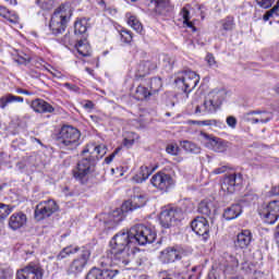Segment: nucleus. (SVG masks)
Returning a JSON list of instances; mask_svg holds the SVG:
<instances>
[{
    "label": "nucleus",
    "instance_id": "41",
    "mask_svg": "<svg viewBox=\"0 0 279 279\" xmlns=\"http://www.w3.org/2000/svg\"><path fill=\"white\" fill-rule=\"evenodd\" d=\"M86 21H76L74 24V34H86Z\"/></svg>",
    "mask_w": 279,
    "mask_h": 279
},
{
    "label": "nucleus",
    "instance_id": "49",
    "mask_svg": "<svg viewBox=\"0 0 279 279\" xmlns=\"http://www.w3.org/2000/svg\"><path fill=\"white\" fill-rule=\"evenodd\" d=\"M7 21H9V23H12L13 25H16V23H19V15L9 11V16L7 17Z\"/></svg>",
    "mask_w": 279,
    "mask_h": 279
},
{
    "label": "nucleus",
    "instance_id": "1",
    "mask_svg": "<svg viewBox=\"0 0 279 279\" xmlns=\"http://www.w3.org/2000/svg\"><path fill=\"white\" fill-rule=\"evenodd\" d=\"M134 243L130 231L117 233L110 241V248L106 251L99 260L100 267H125L130 264V247Z\"/></svg>",
    "mask_w": 279,
    "mask_h": 279
},
{
    "label": "nucleus",
    "instance_id": "11",
    "mask_svg": "<svg viewBox=\"0 0 279 279\" xmlns=\"http://www.w3.org/2000/svg\"><path fill=\"white\" fill-rule=\"evenodd\" d=\"M226 99V92L225 89H214L211 90L203 106L205 112H217L218 108H221V104H223V100Z\"/></svg>",
    "mask_w": 279,
    "mask_h": 279
},
{
    "label": "nucleus",
    "instance_id": "60",
    "mask_svg": "<svg viewBox=\"0 0 279 279\" xmlns=\"http://www.w3.org/2000/svg\"><path fill=\"white\" fill-rule=\"evenodd\" d=\"M114 154L112 153L109 157L105 158V162L107 165H110V162H112V160H114Z\"/></svg>",
    "mask_w": 279,
    "mask_h": 279
},
{
    "label": "nucleus",
    "instance_id": "29",
    "mask_svg": "<svg viewBox=\"0 0 279 279\" xmlns=\"http://www.w3.org/2000/svg\"><path fill=\"white\" fill-rule=\"evenodd\" d=\"M241 213H243L241 204H233L225 210L223 217L227 221H232V219H236Z\"/></svg>",
    "mask_w": 279,
    "mask_h": 279
},
{
    "label": "nucleus",
    "instance_id": "32",
    "mask_svg": "<svg viewBox=\"0 0 279 279\" xmlns=\"http://www.w3.org/2000/svg\"><path fill=\"white\" fill-rule=\"evenodd\" d=\"M151 175V170L147 166H142L140 172L133 177V182L141 184Z\"/></svg>",
    "mask_w": 279,
    "mask_h": 279
},
{
    "label": "nucleus",
    "instance_id": "25",
    "mask_svg": "<svg viewBox=\"0 0 279 279\" xmlns=\"http://www.w3.org/2000/svg\"><path fill=\"white\" fill-rule=\"evenodd\" d=\"M31 108H33L34 112H37L39 114H45L47 112L51 113L56 110L53 106L40 98L33 100L31 104Z\"/></svg>",
    "mask_w": 279,
    "mask_h": 279
},
{
    "label": "nucleus",
    "instance_id": "23",
    "mask_svg": "<svg viewBox=\"0 0 279 279\" xmlns=\"http://www.w3.org/2000/svg\"><path fill=\"white\" fill-rule=\"evenodd\" d=\"M26 225L27 215H25L23 211L13 214L9 219V227L11 230H20V228H23Z\"/></svg>",
    "mask_w": 279,
    "mask_h": 279
},
{
    "label": "nucleus",
    "instance_id": "57",
    "mask_svg": "<svg viewBox=\"0 0 279 279\" xmlns=\"http://www.w3.org/2000/svg\"><path fill=\"white\" fill-rule=\"evenodd\" d=\"M183 24L186 25V27H189L190 29H192V32H197V27L193 25V22H191V20L183 21Z\"/></svg>",
    "mask_w": 279,
    "mask_h": 279
},
{
    "label": "nucleus",
    "instance_id": "40",
    "mask_svg": "<svg viewBox=\"0 0 279 279\" xmlns=\"http://www.w3.org/2000/svg\"><path fill=\"white\" fill-rule=\"evenodd\" d=\"M17 64H29L32 62V57L29 54L21 51L17 52V58L14 59Z\"/></svg>",
    "mask_w": 279,
    "mask_h": 279
},
{
    "label": "nucleus",
    "instance_id": "3",
    "mask_svg": "<svg viewBox=\"0 0 279 279\" xmlns=\"http://www.w3.org/2000/svg\"><path fill=\"white\" fill-rule=\"evenodd\" d=\"M81 137L80 130L72 125H63L57 135V142L61 149H77Z\"/></svg>",
    "mask_w": 279,
    "mask_h": 279
},
{
    "label": "nucleus",
    "instance_id": "18",
    "mask_svg": "<svg viewBox=\"0 0 279 279\" xmlns=\"http://www.w3.org/2000/svg\"><path fill=\"white\" fill-rule=\"evenodd\" d=\"M271 119H274V113L270 111H251L246 114H244V121H246L247 123H269V121H271Z\"/></svg>",
    "mask_w": 279,
    "mask_h": 279
},
{
    "label": "nucleus",
    "instance_id": "10",
    "mask_svg": "<svg viewBox=\"0 0 279 279\" xmlns=\"http://www.w3.org/2000/svg\"><path fill=\"white\" fill-rule=\"evenodd\" d=\"M258 214L268 226H274L279 218V201H271L268 205H262Z\"/></svg>",
    "mask_w": 279,
    "mask_h": 279
},
{
    "label": "nucleus",
    "instance_id": "51",
    "mask_svg": "<svg viewBox=\"0 0 279 279\" xmlns=\"http://www.w3.org/2000/svg\"><path fill=\"white\" fill-rule=\"evenodd\" d=\"M181 16L183 21H191V12L189 9H186V7L181 10Z\"/></svg>",
    "mask_w": 279,
    "mask_h": 279
},
{
    "label": "nucleus",
    "instance_id": "61",
    "mask_svg": "<svg viewBox=\"0 0 279 279\" xmlns=\"http://www.w3.org/2000/svg\"><path fill=\"white\" fill-rule=\"evenodd\" d=\"M270 194L271 195H279V186L272 187L271 191H270Z\"/></svg>",
    "mask_w": 279,
    "mask_h": 279
},
{
    "label": "nucleus",
    "instance_id": "39",
    "mask_svg": "<svg viewBox=\"0 0 279 279\" xmlns=\"http://www.w3.org/2000/svg\"><path fill=\"white\" fill-rule=\"evenodd\" d=\"M12 210H14V207L0 203V223H3L10 217Z\"/></svg>",
    "mask_w": 279,
    "mask_h": 279
},
{
    "label": "nucleus",
    "instance_id": "52",
    "mask_svg": "<svg viewBox=\"0 0 279 279\" xmlns=\"http://www.w3.org/2000/svg\"><path fill=\"white\" fill-rule=\"evenodd\" d=\"M228 169H230V167L221 166L219 168L214 169L213 173H215V175H219L221 173H226V171H228Z\"/></svg>",
    "mask_w": 279,
    "mask_h": 279
},
{
    "label": "nucleus",
    "instance_id": "8",
    "mask_svg": "<svg viewBox=\"0 0 279 279\" xmlns=\"http://www.w3.org/2000/svg\"><path fill=\"white\" fill-rule=\"evenodd\" d=\"M174 82L183 92L191 93L199 84V75L192 70H184L178 73Z\"/></svg>",
    "mask_w": 279,
    "mask_h": 279
},
{
    "label": "nucleus",
    "instance_id": "43",
    "mask_svg": "<svg viewBox=\"0 0 279 279\" xmlns=\"http://www.w3.org/2000/svg\"><path fill=\"white\" fill-rule=\"evenodd\" d=\"M36 3L41 10H51L53 8V0H37Z\"/></svg>",
    "mask_w": 279,
    "mask_h": 279
},
{
    "label": "nucleus",
    "instance_id": "28",
    "mask_svg": "<svg viewBox=\"0 0 279 279\" xmlns=\"http://www.w3.org/2000/svg\"><path fill=\"white\" fill-rule=\"evenodd\" d=\"M158 69V64L154 61H142L137 68L140 73V77H145V75H149L151 71H156Z\"/></svg>",
    "mask_w": 279,
    "mask_h": 279
},
{
    "label": "nucleus",
    "instance_id": "58",
    "mask_svg": "<svg viewBox=\"0 0 279 279\" xmlns=\"http://www.w3.org/2000/svg\"><path fill=\"white\" fill-rule=\"evenodd\" d=\"M83 107L86 110H93L95 108V104H93V101L88 100Z\"/></svg>",
    "mask_w": 279,
    "mask_h": 279
},
{
    "label": "nucleus",
    "instance_id": "6",
    "mask_svg": "<svg viewBox=\"0 0 279 279\" xmlns=\"http://www.w3.org/2000/svg\"><path fill=\"white\" fill-rule=\"evenodd\" d=\"M133 243L137 245H147L156 241V231L145 225H135L129 230Z\"/></svg>",
    "mask_w": 279,
    "mask_h": 279
},
{
    "label": "nucleus",
    "instance_id": "31",
    "mask_svg": "<svg viewBox=\"0 0 279 279\" xmlns=\"http://www.w3.org/2000/svg\"><path fill=\"white\" fill-rule=\"evenodd\" d=\"M23 101H24V99L21 96H14L12 94H7L0 98V108L2 110H5V108L8 107V104H14V102L23 104Z\"/></svg>",
    "mask_w": 279,
    "mask_h": 279
},
{
    "label": "nucleus",
    "instance_id": "44",
    "mask_svg": "<svg viewBox=\"0 0 279 279\" xmlns=\"http://www.w3.org/2000/svg\"><path fill=\"white\" fill-rule=\"evenodd\" d=\"M136 138H138V136H136V134H134V133H131V136L125 137L123 141L124 147H128V149H130V147H132V145H134V141H136Z\"/></svg>",
    "mask_w": 279,
    "mask_h": 279
},
{
    "label": "nucleus",
    "instance_id": "19",
    "mask_svg": "<svg viewBox=\"0 0 279 279\" xmlns=\"http://www.w3.org/2000/svg\"><path fill=\"white\" fill-rule=\"evenodd\" d=\"M85 158H104L106 156V145H97L95 143L87 144L81 153Z\"/></svg>",
    "mask_w": 279,
    "mask_h": 279
},
{
    "label": "nucleus",
    "instance_id": "46",
    "mask_svg": "<svg viewBox=\"0 0 279 279\" xmlns=\"http://www.w3.org/2000/svg\"><path fill=\"white\" fill-rule=\"evenodd\" d=\"M222 28L225 29V32H230L234 29V20L230 17L225 20V22L222 23Z\"/></svg>",
    "mask_w": 279,
    "mask_h": 279
},
{
    "label": "nucleus",
    "instance_id": "48",
    "mask_svg": "<svg viewBox=\"0 0 279 279\" xmlns=\"http://www.w3.org/2000/svg\"><path fill=\"white\" fill-rule=\"evenodd\" d=\"M191 123L193 125H217V120H203V121L193 120Z\"/></svg>",
    "mask_w": 279,
    "mask_h": 279
},
{
    "label": "nucleus",
    "instance_id": "16",
    "mask_svg": "<svg viewBox=\"0 0 279 279\" xmlns=\"http://www.w3.org/2000/svg\"><path fill=\"white\" fill-rule=\"evenodd\" d=\"M201 136L205 141V147H207L208 149H213V151L221 154L228 149V144L218 137L209 135L205 132H201Z\"/></svg>",
    "mask_w": 279,
    "mask_h": 279
},
{
    "label": "nucleus",
    "instance_id": "12",
    "mask_svg": "<svg viewBox=\"0 0 279 279\" xmlns=\"http://www.w3.org/2000/svg\"><path fill=\"white\" fill-rule=\"evenodd\" d=\"M88 260H90V250L83 248L81 255L74 258L68 267V276H80L88 265Z\"/></svg>",
    "mask_w": 279,
    "mask_h": 279
},
{
    "label": "nucleus",
    "instance_id": "13",
    "mask_svg": "<svg viewBox=\"0 0 279 279\" xmlns=\"http://www.w3.org/2000/svg\"><path fill=\"white\" fill-rule=\"evenodd\" d=\"M58 204L53 199H48L39 203L35 208V219L37 221H43V219H47L53 215V213H58Z\"/></svg>",
    "mask_w": 279,
    "mask_h": 279
},
{
    "label": "nucleus",
    "instance_id": "55",
    "mask_svg": "<svg viewBox=\"0 0 279 279\" xmlns=\"http://www.w3.org/2000/svg\"><path fill=\"white\" fill-rule=\"evenodd\" d=\"M0 16H2V19L9 17L10 10H8V8H5V7H0Z\"/></svg>",
    "mask_w": 279,
    "mask_h": 279
},
{
    "label": "nucleus",
    "instance_id": "4",
    "mask_svg": "<svg viewBox=\"0 0 279 279\" xmlns=\"http://www.w3.org/2000/svg\"><path fill=\"white\" fill-rule=\"evenodd\" d=\"M97 162H99L98 158L81 156L76 168L73 170V177L75 180L81 184H86L88 182V178L97 171Z\"/></svg>",
    "mask_w": 279,
    "mask_h": 279
},
{
    "label": "nucleus",
    "instance_id": "15",
    "mask_svg": "<svg viewBox=\"0 0 279 279\" xmlns=\"http://www.w3.org/2000/svg\"><path fill=\"white\" fill-rule=\"evenodd\" d=\"M150 183L159 191H169V189L175 184L171 174L165 172H157L154 174L150 179Z\"/></svg>",
    "mask_w": 279,
    "mask_h": 279
},
{
    "label": "nucleus",
    "instance_id": "42",
    "mask_svg": "<svg viewBox=\"0 0 279 279\" xmlns=\"http://www.w3.org/2000/svg\"><path fill=\"white\" fill-rule=\"evenodd\" d=\"M278 10H279V1L272 9H270L264 14L263 16L264 21H269L271 17L278 16Z\"/></svg>",
    "mask_w": 279,
    "mask_h": 279
},
{
    "label": "nucleus",
    "instance_id": "54",
    "mask_svg": "<svg viewBox=\"0 0 279 279\" xmlns=\"http://www.w3.org/2000/svg\"><path fill=\"white\" fill-rule=\"evenodd\" d=\"M206 62L209 64V66H215L217 64V61H215V57L210 53L206 56Z\"/></svg>",
    "mask_w": 279,
    "mask_h": 279
},
{
    "label": "nucleus",
    "instance_id": "45",
    "mask_svg": "<svg viewBox=\"0 0 279 279\" xmlns=\"http://www.w3.org/2000/svg\"><path fill=\"white\" fill-rule=\"evenodd\" d=\"M259 8H264V10H267L274 5L276 0H256Z\"/></svg>",
    "mask_w": 279,
    "mask_h": 279
},
{
    "label": "nucleus",
    "instance_id": "14",
    "mask_svg": "<svg viewBox=\"0 0 279 279\" xmlns=\"http://www.w3.org/2000/svg\"><path fill=\"white\" fill-rule=\"evenodd\" d=\"M241 184H243V174L233 172L223 177L220 186L223 193L232 195L236 191V186H241Z\"/></svg>",
    "mask_w": 279,
    "mask_h": 279
},
{
    "label": "nucleus",
    "instance_id": "50",
    "mask_svg": "<svg viewBox=\"0 0 279 279\" xmlns=\"http://www.w3.org/2000/svg\"><path fill=\"white\" fill-rule=\"evenodd\" d=\"M123 43H132V32L124 31L123 34H121Z\"/></svg>",
    "mask_w": 279,
    "mask_h": 279
},
{
    "label": "nucleus",
    "instance_id": "56",
    "mask_svg": "<svg viewBox=\"0 0 279 279\" xmlns=\"http://www.w3.org/2000/svg\"><path fill=\"white\" fill-rule=\"evenodd\" d=\"M0 279H10L12 278V271L11 270H2L1 271Z\"/></svg>",
    "mask_w": 279,
    "mask_h": 279
},
{
    "label": "nucleus",
    "instance_id": "2",
    "mask_svg": "<svg viewBox=\"0 0 279 279\" xmlns=\"http://www.w3.org/2000/svg\"><path fill=\"white\" fill-rule=\"evenodd\" d=\"M146 204L147 194L143 192L134 194L131 199L122 204L121 209H116L107 216L105 220V227L108 228V230L116 228V226H119V223L123 221V213H132L133 210H138V208H143Z\"/></svg>",
    "mask_w": 279,
    "mask_h": 279
},
{
    "label": "nucleus",
    "instance_id": "35",
    "mask_svg": "<svg viewBox=\"0 0 279 279\" xmlns=\"http://www.w3.org/2000/svg\"><path fill=\"white\" fill-rule=\"evenodd\" d=\"M180 145L184 151H187L189 154H199L202 151V148L197 146V144L190 142V141H182L180 142Z\"/></svg>",
    "mask_w": 279,
    "mask_h": 279
},
{
    "label": "nucleus",
    "instance_id": "7",
    "mask_svg": "<svg viewBox=\"0 0 279 279\" xmlns=\"http://www.w3.org/2000/svg\"><path fill=\"white\" fill-rule=\"evenodd\" d=\"M186 213H191L189 207H174L170 209H165L160 213L159 221L162 228H171V226H175V222L182 221L184 219V215Z\"/></svg>",
    "mask_w": 279,
    "mask_h": 279
},
{
    "label": "nucleus",
    "instance_id": "53",
    "mask_svg": "<svg viewBox=\"0 0 279 279\" xmlns=\"http://www.w3.org/2000/svg\"><path fill=\"white\" fill-rule=\"evenodd\" d=\"M227 124L229 125V128H232V130H234V128H236V118L232 116L228 117Z\"/></svg>",
    "mask_w": 279,
    "mask_h": 279
},
{
    "label": "nucleus",
    "instance_id": "59",
    "mask_svg": "<svg viewBox=\"0 0 279 279\" xmlns=\"http://www.w3.org/2000/svg\"><path fill=\"white\" fill-rule=\"evenodd\" d=\"M16 93H19V95H32L29 90L23 88H17Z\"/></svg>",
    "mask_w": 279,
    "mask_h": 279
},
{
    "label": "nucleus",
    "instance_id": "30",
    "mask_svg": "<svg viewBox=\"0 0 279 279\" xmlns=\"http://www.w3.org/2000/svg\"><path fill=\"white\" fill-rule=\"evenodd\" d=\"M126 23L136 32L137 34H143V24L141 23V20L136 17V15H133L132 13L125 14Z\"/></svg>",
    "mask_w": 279,
    "mask_h": 279
},
{
    "label": "nucleus",
    "instance_id": "17",
    "mask_svg": "<svg viewBox=\"0 0 279 279\" xmlns=\"http://www.w3.org/2000/svg\"><path fill=\"white\" fill-rule=\"evenodd\" d=\"M191 227L193 232H195L198 236H203V240L208 241L210 225L206 218L197 217L192 221Z\"/></svg>",
    "mask_w": 279,
    "mask_h": 279
},
{
    "label": "nucleus",
    "instance_id": "21",
    "mask_svg": "<svg viewBox=\"0 0 279 279\" xmlns=\"http://www.w3.org/2000/svg\"><path fill=\"white\" fill-rule=\"evenodd\" d=\"M119 274L118 269H99L92 268L85 279H113Z\"/></svg>",
    "mask_w": 279,
    "mask_h": 279
},
{
    "label": "nucleus",
    "instance_id": "34",
    "mask_svg": "<svg viewBox=\"0 0 279 279\" xmlns=\"http://www.w3.org/2000/svg\"><path fill=\"white\" fill-rule=\"evenodd\" d=\"M232 267L242 266V269H247L250 266L247 265V257L245 256V253L242 252L240 254H236V256L231 257Z\"/></svg>",
    "mask_w": 279,
    "mask_h": 279
},
{
    "label": "nucleus",
    "instance_id": "27",
    "mask_svg": "<svg viewBox=\"0 0 279 279\" xmlns=\"http://www.w3.org/2000/svg\"><path fill=\"white\" fill-rule=\"evenodd\" d=\"M155 5V11L157 14H167L173 12V5L170 0H151Z\"/></svg>",
    "mask_w": 279,
    "mask_h": 279
},
{
    "label": "nucleus",
    "instance_id": "38",
    "mask_svg": "<svg viewBox=\"0 0 279 279\" xmlns=\"http://www.w3.org/2000/svg\"><path fill=\"white\" fill-rule=\"evenodd\" d=\"M160 88H162V80L160 77H154L149 82V93L151 95H156V93L160 92Z\"/></svg>",
    "mask_w": 279,
    "mask_h": 279
},
{
    "label": "nucleus",
    "instance_id": "37",
    "mask_svg": "<svg viewBox=\"0 0 279 279\" xmlns=\"http://www.w3.org/2000/svg\"><path fill=\"white\" fill-rule=\"evenodd\" d=\"M77 252H80V246H66L58 254L57 260H62L66 256H71V254H77Z\"/></svg>",
    "mask_w": 279,
    "mask_h": 279
},
{
    "label": "nucleus",
    "instance_id": "63",
    "mask_svg": "<svg viewBox=\"0 0 279 279\" xmlns=\"http://www.w3.org/2000/svg\"><path fill=\"white\" fill-rule=\"evenodd\" d=\"M64 87L73 90V85H71V83H64Z\"/></svg>",
    "mask_w": 279,
    "mask_h": 279
},
{
    "label": "nucleus",
    "instance_id": "22",
    "mask_svg": "<svg viewBox=\"0 0 279 279\" xmlns=\"http://www.w3.org/2000/svg\"><path fill=\"white\" fill-rule=\"evenodd\" d=\"M183 255L184 252L173 247H168L161 252L160 258L162 263H175V260H180Z\"/></svg>",
    "mask_w": 279,
    "mask_h": 279
},
{
    "label": "nucleus",
    "instance_id": "26",
    "mask_svg": "<svg viewBox=\"0 0 279 279\" xmlns=\"http://www.w3.org/2000/svg\"><path fill=\"white\" fill-rule=\"evenodd\" d=\"M197 211L201 215H205L206 217H210V215H215L217 213V206L215 201L204 199L198 204Z\"/></svg>",
    "mask_w": 279,
    "mask_h": 279
},
{
    "label": "nucleus",
    "instance_id": "64",
    "mask_svg": "<svg viewBox=\"0 0 279 279\" xmlns=\"http://www.w3.org/2000/svg\"><path fill=\"white\" fill-rule=\"evenodd\" d=\"M201 113H202V107L196 106L195 114H201Z\"/></svg>",
    "mask_w": 279,
    "mask_h": 279
},
{
    "label": "nucleus",
    "instance_id": "47",
    "mask_svg": "<svg viewBox=\"0 0 279 279\" xmlns=\"http://www.w3.org/2000/svg\"><path fill=\"white\" fill-rule=\"evenodd\" d=\"M167 154H170L171 156H178V153L180 151V148L175 144H169L166 147Z\"/></svg>",
    "mask_w": 279,
    "mask_h": 279
},
{
    "label": "nucleus",
    "instance_id": "33",
    "mask_svg": "<svg viewBox=\"0 0 279 279\" xmlns=\"http://www.w3.org/2000/svg\"><path fill=\"white\" fill-rule=\"evenodd\" d=\"M75 49L80 53V56H83L84 58L90 56V45H88V41L86 39H81L75 44Z\"/></svg>",
    "mask_w": 279,
    "mask_h": 279
},
{
    "label": "nucleus",
    "instance_id": "9",
    "mask_svg": "<svg viewBox=\"0 0 279 279\" xmlns=\"http://www.w3.org/2000/svg\"><path fill=\"white\" fill-rule=\"evenodd\" d=\"M258 214L268 226H274L279 218V201H271L268 205H262Z\"/></svg>",
    "mask_w": 279,
    "mask_h": 279
},
{
    "label": "nucleus",
    "instance_id": "24",
    "mask_svg": "<svg viewBox=\"0 0 279 279\" xmlns=\"http://www.w3.org/2000/svg\"><path fill=\"white\" fill-rule=\"evenodd\" d=\"M251 243H252V231L250 230H242L236 235V240L234 241L235 247H239L240 250H247Z\"/></svg>",
    "mask_w": 279,
    "mask_h": 279
},
{
    "label": "nucleus",
    "instance_id": "5",
    "mask_svg": "<svg viewBox=\"0 0 279 279\" xmlns=\"http://www.w3.org/2000/svg\"><path fill=\"white\" fill-rule=\"evenodd\" d=\"M71 15V9L66 7H60L59 9H57L52 14L49 24L52 34H62V32L66 29V23H69Z\"/></svg>",
    "mask_w": 279,
    "mask_h": 279
},
{
    "label": "nucleus",
    "instance_id": "62",
    "mask_svg": "<svg viewBox=\"0 0 279 279\" xmlns=\"http://www.w3.org/2000/svg\"><path fill=\"white\" fill-rule=\"evenodd\" d=\"M49 73H51V75H53L54 77H60V72H58L57 70L54 71H51V70H48Z\"/></svg>",
    "mask_w": 279,
    "mask_h": 279
},
{
    "label": "nucleus",
    "instance_id": "36",
    "mask_svg": "<svg viewBox=\"0 0 279 279\" xmlns=\"http://www.w3.org/2000/svg\"><path fill=\"white\" fill-rule=\"evenodd\" d=\"M134 96H135V99H137V101H143L144 99L151 97V92H149L147 87L140 85L137 86Z\"/></svg>",
    "mask_w": 279,
    "mask_h": 279
},
{
    "label": "nucleus",
    "instance_id": "20",
    "mask_svg": "<svg viewBox=\"0 0 279 279\" xmlns=\"http://www.w3.org/2000/svg\"><path fill=\"white\" fill-rule=\"evenodd\" d=\"M16 279H43V268L39 266H26L16 274Z\"/></svg>",
    "mask_w": 279,
    "mask_h": 279
}]
</instances>
